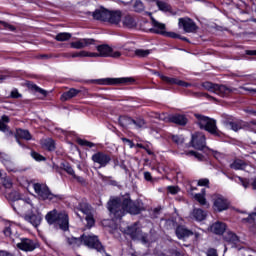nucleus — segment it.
<instances>
[{"instance_id":"f257e3e1","label":"nucleus","mask_w":256,"mask_h":256,"mask_svg":"<svg viewBox=\"0 0 256 256\" xmlns=\"http://www.w3.org/2000/svg\"><path fill=\"white\" fill-rule=\"evenodd\" d=\"M108 210L111 215H114L115 219H121L125 213L130 215H139L143 211L141 203L133 202L131 196L126 194L124 196L110 199L108 202Z\"/></svg>"},{"instance_id":"f03ea898","label":"nucleus","mask_w":256,"mask_h":256,"mask_svg":"<svg viewBox=\"0 0 256 256\" xmlns=\"http://www.w3.org/2000/svg\"><path fill=\"white\" fill-rule=\"evenodd\" d=\"M45 219L49 225H58L62 231L69 229V216L65 212H57L54 209L46 214Z\"/></svg>"},{"instance_id":"7ed1b4c3","label":"nucleus","mask_w":256,"mask_h":256,"mask_svg":"<svg viewBox=\"0 0 256 256\" xmlns=\"http://www.w3.org/2000/svg\"><path fill=\"white\" fill-rule=\"evenodd\" d=\"M33 189L35 193L38 195L39 199L42 201H51L52 203H57V201H61L63 199L62 195L53 194L49 187L45 184L34 183Z\"/></svg>"},{"instance_id":"20e7f679","label":"nucleus","mask_w":256,"mask_h":256,"mask_svg":"<svg viewBox=\"0 0 256 256\" xmlns=\"http://www.w3.org/2000/svg\"><path fill=\"white\" fill-rule=\"evenodd\" d=\"M195 118L197 119V125H199L200 129L208 131V133H211V135H219V131L217 130V122H215L214 119L201 114H195Z\"/></svg>"},{"instance_id":"39448f33","label":"nucleus","mask_w":256,"mask_h":256,"mask_svg":"<svg viewBox=\"0 0 256 256\" xmlns=\"http://www.w3.org/2000/svg\"><path fill=\"white\" fill-rule=\"evenodd\" d=\"M82 242L88 249H95L98 253H105V246L99 241V237L95 234H83Z\"/></svg>"},{"instance_id":"423d86ee","label":"nucleus","mask_w":256,"mask_h":256,"mask_svg":"<svg viewBox=\"0 0 256 256\" xmlns=\"http://www.w3.org/2000/svg\"><path fill=\"white\" fill-rule=\"evenodd\" d=\"M202 87L205 89V91H210V93H215L220 97H225V95H229V93H231V88L225 85L213 84L211 82L202 83Z\"/></svg>"},{"instance_id":"0eeeda50","label":"nucleus","mask_w":256,"mask_h":256,"mask_svg":"<svg viewBox=\"0 0 256 256\" xmlns=\"http://www.w3.org/2000/svg\"><path fill=\"white\" fill-rule=\"evenodd\" d=\"M158 119L165 121V123H175L176 125L185 126L187 125V117L182 114L169 115L166 113L159 114Z\"/></svg>"},{"instance_id":"6e6552de","label":"nucleus","mask_w":256,"mask_h":256,"mask_svg":"<svg viewBox=\"0 0 256 256\" xmlns=\"http://www.w3.org/2000/svg\"><path fill=\"white\" fill-rule=\"evenodd\" d=\"M213 210L221 213L229 209V200L221 194H214L212 196Z\"/></svg>"},{"instance_id":"1a4fd4ad","label":"nucleus","mask_w":256,"mask_h":256,"mask_svg":"<svg viewBox=\"0 0 256 256\" xmlns=\"http://www.w3.org/2000/svg\"><path fill=\"white\" fill-rule=\"evenodd\" d=\"M91 160L93 161L94 165H99L98 169H102L111 163V155L105 152H96L92 155Z\"/></svg>"},{"instance_id":"9d476101","label":"nucleus","mask_w":256,"mask_h":256,"mask_svg":"<svg viewBox=\"0 0 256 256\" xmlns=\"http://www.w3.org/2000/svg\"><path fill=\"white\" fill-rule=\"evenodd\" d=\"M97 51V57H112L113 59H119L121 57L119 50H115L109 45H99L97 46Z\"/></svg>"},{"instance_id":"9b49d317","label":"nucleus","mask_w":256,"mask_h":256,"mask_svg":"<svg viewBox=\"0 0 256 256\" xmlns=\"http://www.w3.org/2000/svg\"><path fill=\"white\" fill-rule=\"evenodd\" d=\"M18 249L21 251H35L37 249V246L35 245V242L33 240L28 238H18L16 237V240L13 242Z\"/></svg>"},{"instance_id":"f8f14e48","label":"nucleus","mask_w":256,"mask_h":256,"mask_svg":"<svg viewBox=\"0 0 256 256\" xmlns=\"http://www.w3.org/2000/svg\"><path fill=\"white\" fill-rule=\"evenodd\" d=\"M126 234L131 237V239H141L142 243H147V236L143 235L139 223H134L132 226H128L126 229Z\"/></svg>"},{"instance_id":"ddd939ff","label":"nucleus","mask_w":256,"mask_h":256,"mask_svg":"<svg viewBox=\"0 0 256 256\" xmlns=\"http://www.w3.org/2000/svg\"><path fill=\"white\" fill-rule=\"evenodd\" d=\"M24 220L30 223L32 227H39L43 221V214L39 210H32L30 213L24 215Z\"/></svg>"},{"instance_id":"4468645a","label":"nucleus","mask_w":256,"mask_h":256,"mask_svg":"<svg viewBox=\"0 0 256 256\" xmlns=\"http://www.w3.org/2000/svg\"><path fill=\"white\" fill-rule=\"evenodd\" d=\"M178 25L185 33H195V31H197V24L189 17L180 18Z\"/></svg>"},{"instance_id":"2eb2a0df","label":"nucleus","mask_w":256,"mask_h":256,"mask_svg":"<svg viewBox=\"0 0 256 256\" xmlns=\"http://www.w3.org/2000/svg\"><path fill=\"white\" fill-rule=\"evenodd\" d=\"M191 143L194 149H198L199 151L205 149V134L201 132H196L192 135Z\"/></svg>"},{"instance_id":"dca6fc26","label":"nucleus","mask_w":256,"mask_h":256,"mask_svg":"<svg viewBox=\"0 0 256 256\" xmlns=\"http://www.w3.org/2000/svg\"><path fill=\"white\" fill-rule=\"evenodd\" d=\"M90 45H95V39L80 38L70 43L71 49H85V47H90Z\"/></svg>"},{"instance_id":"f3484780","label":"nucleus","mask_w":256,"mask_h":256,"mask_svg":"<svg viewBox=\"0 0 256 256\" xmlns=\"http://www.w3.org/2000/svg\"><path fill=\"white\" fill-rule=\"evenodd\" d=\"M160 79H162V81H165V83H169V85H178L179 87H192L193 84L189 83V82H185L183 80H179L177 78H171V77H167L164 75H160Z\"/></svg>"},{"instance_id":"a211bd4d","label":"nucleus","mask_w":256,"mask_h":256,"mask_svg":"<svg viewBox=\"0 0 256 256\" xmlns=\"http://www.w3.org/2000/svg\"><path fill=\"white\" fill-rule=\"evenodd\" d=\"M0 161L6 167L7 171H12V172L17 171V168L15 167V163H13L9 155L3 152H0Z\"/></svg>"},{"instance_id":"6ab92c4d","label":"nucleus","mask_w":256,"mask_h":256,"mask_svg":"<svg viewBox=\"0 0 256 256\" xmlns=\"http://www.w3.org/2000/svg\"><path fill=\"white\" fill-rule=\"evenodd\" d=\"M21 205H25L26 207L30 206L32 210H35V206H33V202H31V199L29 198L15 200L12 204V207L14 211L18 212L21 211Z\"/></svg>"},{"instance_id":"aec40b11","label":"nucleus","mask_w":256,"mask_h":256,"mask_svg":"<svg viewBox=\"0 0 256 256\" xmlns=\"http://www.w3.org/2000/svg\"><path fill=\"white\" fill-rule=\"evenodd\" d=\"M209 229L214 235H223V233L227 231V224L217 221L213 223Z\"/></svg>"},{"instance_id":"412c9836","label":"nucleus","mask_w":256,"mask_h":256,"mask_svg":"<svg viewBox=\"0 0 256 256\" xmlns=\"http://www.w3.org/2000/svg\"><path fill=\"white\" fill-rule=\"evenodd\" d=\"M152 21V33H156L157 35H167L165 31V24L158 22L155 18L151 17Z\"/></svg>"},{"instance_id":"4be33fe9","label":"nucleus","mask_w":256,"mask_h":256,"mask_svg":"<svg viewBox=\"0 0 256 256\" xmlns=\"http://www.w3.org/2000/svg\"><path fill=\"white\" fill-rule=\"evenodd\" d=\"M3 233L5 237H10L13 243L15 241V238L17 239V234H16L17 231H16L15 224L6 223Z\"/></svg>"},{"instance_id":"5701e85b","label":"nucleus","mask_w":256,"mask_h":256,"mask_svg":"<svg viewBox=\"0 0 256 256\" xmlns=\"http://www.w3.org/2000/svg\"><path fill=\"white\" fill-rule=\"evenodd\" d=\"M109 13L110 11L105 8H100L98 10H95L93 13V18L97 21H108L109 19Z\"/></svg>"},{"instance_id":"b1692460","label":"nucleus","mask_w":256,"mask_h":256,"mask_svg":"<svg viewBox=\"0 0 256 256\" xmlns=\"http://www.w3.org/2000/svg\"><path fill=\"white\" fill-rule=\"evenodd\" d=\"M121 11H110L108 15V23H111L112 25H119L121 23Z\"/></svg>"},{"instance_id":"393cba45","label":"nucleus","mask_w":256,"mask_h":256,"mask_svg":"<svg viewBox=\"0 0 256 256\" xmlns=\"http://www.w3.org/2000/svg\"><path fill=\"white\" fill-rule=\"evenodd\" d=\"M15 137L20 147H23V144H21V141L19 139H25L26 141H31V133H29L27 130L17 129Z\"/></svg>"},{"instance_id":"a878e982","label":"nucleus","mask_w":256,"mask_h":256,"mask_svg":"<svg viewBox=\"0 0 256 256\" xmlns=\"http://www.w3.org/2000/svg\"><path fill=\"white\" fill-rule=\"evenodd\" d=\"M176 235L178 239H187V237H191V235H193V232L183 226H178L176 228Z\"/></svg>"},{"instance_id":"bb28decb","label":"nucleus","mask_w":256,"mask_h":256,"mask_svg":"<svg viewBox=\"0 0 256 256\" xmlns=\"http://www.w3.org/2000/svg\"><path fill=\"white\" fill-rule=\"evenodd\" d=\"M79 210L86 215L85 220L87 223V228L91 229L93 225H95V218H93V214L87 213V209L83 208V206L80 204L79 205Z\"/></svg>"},{"instance_id":"cd10ccee","label":"nucleus","mask_w":256,"mask_h":256,"mask_svg":"<svg viewBox=\"0 0 256 256\" xmlns=\"http://www.w3.org/2000/svg\"><path fill=\"white\" fill-rule=\"evenodd\" d=\"M108 85H127L133 83V78H114L107 80Z\"/></svg>"},{"instance_id":"c85d7f7f","label":"nucleus","mask_w":256,"mask_h":256,"mask_svg":"<svg viewBox=\"0 0 256 256\" xmlns=\"http://www.w3.org/2000/svg\"><path fill=\"white\" fill-rule=\"evenodd\" d=\"M123 27H127V29H133V27H137V21L131 15H127L122 19Z\"/></svg>"},{"instance_id":"c756f323","label":"nucleus","mask_w":256,"mask_h":256,"mask_svg":"<svg viewBox=\"0 0 256 256\" xmlns=\"http://www.w3.org/2000/svg\"><path fill=\"white\" fill-rule=\"evenodd\" d=\"M191 215L196 221H204V219L207 217V212H205L203 209L195 208Z\"/></svg>"},{"instance_id":"7c9ffc66","label":"nucleus","mask_w":256,"mask_h":256,"mask_svg":"<svg viewBox=\"0 0 256 256\" xmlns=\"http://www.w3.org/2000/svg\"><path fill=\"white\" fill-rule=\"evenodd\" d=\"M77 95H79V90L72 88L61 95V101H69V99H73V97H77Z\"/></svg>"},{"instance_id":"2f4dec72","label":"nucleus","mask_w":256,"mask_h":256,"mask_svg":"<svg viewBox=\"0 0 256 256\" xmlns=\"http://www.w3.org/2000/svg\"><path fill=\"white\" fill-rule=\"evenodd\" d=\"M41 145L44 149H47L48 151H55V141L51 138L42 139Z\"/></svg>"},{"instance_id":"473e14b6","label":"nucleus","mask_w":256,"mask_h":256,"mask_svg":"<svg viewBox=\"0 0 256 256\" xmlns=\"http://www.w3.org/2000/svg\"><path fill=\"white\" fill-rule=\"evenodd\" d=\"M119 124L121 125V127H133V119L131 117L128 116H120L119 117Z\"/></svg>"},{"instance_id":"72a5a7b5","label":"nucleus","mask_w":256,"mask_h":256,"mask_svg":"<svg viewBox=\"0 0 256 256\" xmlns=\"http://www.w3.org/2000/svg\"><path fill=\"white\" fill-rule=\"evenodd\" d=\"M67 243L73 247V249H77L80 245H83V236L80 238L70 237L67 238Z\"/></svg>"},{"instance_id":"f704fd0d","label":"nucleus","mask_w":256,"mask_h":256,"mask_svg":"<svg viewBox=\"0 0 256 256\" xmlns=\"http://www.w3.org/2000/svg\"><path fill=\"white\" fill-rule=\"evenodd\" d=\"M231 169H235L236 171L247 169V163L243 160H235L232 164H230Z\"/></svg>"},{"instance_id":"c9c22d12","label":"nucleus","mask_w":256,"mask_h":256,"mask_svg":"<svg viewBox=\"0 0 256 256\" xmlns=\"http://www.w3.org/2000/svg\"><path fill=\"white\" fill-rule=\"evenodd\" d=\"M194 199L200 205H207V199L205 198V188L201 190V193L194 194Z\"/></svg>"},{"instance_id":"e433bc0d","label":"nucleus","mask_w":256,"mask_h":256,"mask_svg":"<svg viewBox=\"0 0 256 256\" xmlns=\"http://www.w3.org/2000/svg\"><path fill=\"white\" fill-rule=\"evenodd\" d=\"M5 123H9V116L7 115H3L0 120V131L3 133H7V131H9V127Z\"/></svg>"},{"instance_id":"4c0bfd02","label":"nucleus","mask_w":256,"mask_h":256,"mask_svg":"<svg viewBox=\"0 0 256 256\" xmlns=\"http://www.w3.org/2000/svg\"><path fill=\"white\" fill-rule=\"evenodd\" d=\"M61 169H63V171H65L66 173H68V175H71V177L75 176V170H73V167H71V165L67 162H62L60 164Z\"/></svg>"},{"instance_id":"58836bf2","label":"nucleus","mask_w":256,"mask_h":256,"mask_svg":"<svg viewBox=\"0 0 256 256\" xmlns=\"http://www.w3.org/2000/svg\"><path fill=\"white\" fill-rule=\"evenodd\" d=\"M72 35L69 32H60L55 36L56 41H69Z\"/></svg>"},{"instance_id":"ea45409f","label":"nucleus","mask_w":256,"mask_h":256,"mask_svg":"<svg viewBox=\"0 0 256 256\" xmlns=\"http://www.w3.org/2000/svg\"><path fill=\"white\" fill-rule=\"evenodd\" d=\"M224 239L228 243H237L239 241V237H237L233 232H227L224 236Z\"/></svg>"},{"instance_id":"a19ab883","label":"nucleus","mask_w":256,"mask_h":256,"mask_svg":"<svg viewBox=\"0 0 256 256\" xmlns=\"http://www.w3.org/2000/svg\"><path fill=\"white\" fill-rule=\"evenodd\" d=\"M151 53H152V50H149V49H136L134 51V55H136V57H149Z\"/></svg>"},{"instance_id":"79ce46f5","label":"nucleus","mask_w":256,"mask_h":256,"mask_svg":"<svg viewBox=\"0 0 256 256\" xmlns=\"http://www.w3.org/2000/svg\"><path fill=\"white\" fill-rule=\"evenodd\" d=\"M132 127H134V129H143V127H145V120L141 118L133 119Z\"/></svg>"},{"instance_id":"37998d69","label":"nucleus","mask_w":256,"mask_h":256,"mask_svg":"<svg viewBox=\"0 0 256 256\" xmlns=\"http://www.w3.org/2000/svg\"><path fill=\"white\" fill-rule=\"evenodd\" d=\"M145 6L143 5V2H141L140 0H136L135 4H134V11H136L137 13H141V11H144Z\"/></svg>"},{"instance_id":"c03bdc74","label":"nucleus","mask_w":256,"mask_h":256,"mask_svg":"<svg viewBox=\"0 0 256 256\" xmlns=\"http://www.w3.org/2000/svg\"><path fill=\"white\" fill-rule=\"evenodd\" d=\"M171 139L174 143H176V145H181L185 141V138L179 135H172Z\"/></svg>"},{"instance_id":"a18cd8bd","label":"nucleus","mask_w":256,"mask_h":256,"mask_svg":"<svg viewBox=\"0 0 256 256\" xmlns=\"http://www.w3.org/2000/svg\"><path fill=\"white\" fill-rule=\"evenodd\" d=\"M78 145H81L82 147H90V148L95 147V144L83 139L78 140Z\"/></svg>"},{"instance_id":"49530a36","label":"nucleus","mask_w":256,"mask_h":256,"mask_svg":"<svg viewBox=\"0 0 256 256\" xmlns=\"http://www.w3.org/2000/svg\"><path fill=\"white\" fill-rule=\"evenodd\" d=\"M80 57H97V53L95 52H87L85 50L78 52Z\"/></svg>"},{"instance_id":"de8ad7c7","label":"nucleus","mask_w":256,"mask_h":256,"mask_svg":"<svg viewBox=\"0 0 256 256\" xmlns=\"http://www.w3.org/2000/svg\"><path fill=\"white\" fill-rule=\"evenodd\" d=\"M2 185L6 189H11V187H13V182H11V179H9V178H3L2 179Z\"/></svg>"},{"instance_id":"09e8293b","label":"nucleus","mask_w":256,"mask_h":256,"mask_svg":"<svg viewBox=\"0 0 256 256\" xmlns=\"http://www.w3.org/2000/svg\"><path fill=\"white\" fill-rule=\"evenodd\" d=\"M157 6L159 7V10H160V11H169V6H168V4L165 3V2H160V1H158V2H157Z\"/></svg>"},{"instance_id":"8fccbe9b","label":"nucleus","mask_w":256,"mask_h":256,"mask_svg":"<svg viewBox=\"0 0 256 256\" xmlns=\"http://www.w3.org/2000/svg\"><path fill=\"white\" fill-rule=\"evenodd\" d=\"M32 89H34V91H36L37 93H40L41 95H43V97H47V92L42 88H40L39 86L32 85Z\"/></svg>"},{"instance_id":"3c124183","label":"nucleus","mask_w":256,"mask_h":256,"mask_svg":"<svg viewBox=\"0 0 256 256\" xmlns=\"http://www.w3.org/2000/svg\"><path fill=\"white\" fill-rule=\"evenodd\" d=\"M31 156L33 157V159H35V161H45V157L37 152H32Z\"/></svg>"},{"instance_id":"603ef678","label":"nucleus","mask_w":256,"mask_h":256,"mask_svg":"<svg viewBox=\"0 0 256 256\" xmlns=\"http://www.w3.org/2000/svg\"><path fill=\"white\" fill-rule=\"evenodd\" d=\"M188 155H192V157H195L198 161H203V155L198 152L190 151L188 152Z\"/></svg>"},{"instance_id":"864d4df0","label":"nucleus","mask_w":256,"mask_h":256,"mask_svg":"<svg viewBox=\"0 0 256 256\" xmlns=\"http://www.w3.org/2000/svg\"><path fill=\"white\" fill-rule=\"evenodd\" d=\"M248 223H252L253 225H256V212L249 215V217L246 219Z\"/></svg>"},{"instance_id":"5fc2aeb1","label":"nucleus","mask_w":256,"mask_h":256,"mask_svg":"<svg viewBox=\"0 0 256 256\" xmlns=\"http://www.w3.org/2000/svg\"><path fill=\"white\" fill-rule=\"evenodd\" d=\"M168 191L171 193V195H177V193H179V187L168 186Z\"/></svg>"},{"instance_id":"6e6d98bb","label":"nucleus","mask_w":256,"mask_h":256,"mask_svg":"<svg viewBox=\"0 0 256 256\" xmlns=\"http://www.w3.org/2000/svg\"><path fill=\"white\" fill-rule=\"evenodd\" d=\"M229 127L232 129V131H239V129H241V125L237 124L236 122H230Z\"/></svg>"},{"instance_id":"4d7b16f0","label":"nucleus","mask_w":256,"mask_h":256,"mask_svg":"<svg viewBox=\"0 0 256 256\" xmlns=\"http://www.w3.org/2000/svg\"><path fill=\"white\" fill-rule=\"evenodd\" d=\"M241 185L244 187V189H248L249 188V180L247 179H243L241 177H238Z\"/></svg>"},{"instance_id":"13d9d810","label":"nucleus","mask_w":256,"mask_h":256,"mask_svg":"<svg viewBox=\"0 0 256 256\" xmlns=\"http://www.w3.org/2000/svg\"><path fill=\"white\" fill-rule=\"evenodd\" d=\"M0 25H3L4 27H6L7 29H9L10 31H15V26L8 24L5 21H1L0 20Z\"/></svg>"},{"instance_id":"bf43d9fd","label":"nucleus","mask_w":256,"mask_h":256,"mask_svg":"<svg viewBox=\"0 0 256 256\" xmlns=\"http://www.w3.org/2000/svg\"><path fill=\"white\" fill-rule=\"evenodd\" d=\"M198 185H199L200 187H205V186L209 185V179H207V178L200 179V180L198 181Z\"/></svg>"},{"instance_id":"052dcab7","label":"nucleus","mask_w":256,"mask_h":256,"mask_svg":"<svg viewBox=\"0 0 256 256\" xmlns=\"http://www.w3.org/2000/svg\"><path fill=\"white\" fill-rule=\"evenodd\" d=\"M123 143H127V145L129 146L130 149H133V147H135V144L133 143V141L127 139V138H121Z\"/></svg>"},{"instance_id":"680f3d73","label":"nucleus","mask_w":256,"mask_h":256,"mask_svg":"<svg viewBox=\"0 0 256 256\" xmlns=\"http://www.w3.org/2000/svg\"><path fill=\"white\" fill-rule=\"evenodd\" d=\"M207 256H219V254H217V250L216 249L210 248L207 251Z\"/></svg>"},{"instance_id":"e2e57ef3","label":"nucleus","mask_w":256,"mask_h":256,"mask_svg":"<svg viewBox=\"0 0 256 256\" xmlns=\"http://www.w3.org/2000/svg\"><path fill=\"white\" fill-rule=\"evenodd\" d=\"M164 35H167V37H171L172 39H179V35L177 33H174V32H169Z\"/></svg>"},{"instance_id":"0e129e2a","label":"nucleus","mask_w":256,"mask_h":256,"mask_svg":"<svg viewBox=\"0 0 256 256\" xmlns=\"http://www.w3.org/2000/svg\"><path fill=\"white\" fill-rule=\"evenodd\" d=\"M11 97H13V99H19V97H21V94H19L17 90H12Z\"/></svg>"},{"instance_id":"69168bd1","label":"nucleus","mask_w":256,"mask_h":256,"mask_svg":"<svg viewBox=\"0 0 256 256\" xmlns=\"http://www.w3.org/2000/svg\"><path fill=\"white\" fill-rule=\"evenodd\" d=\"M254 124L256 125L255 122L246 123V124H244V127H247V129H249V131H255V128H251V127H253Z\"/></svg>"},{"instance_id":"338daca9","label":"nucleus","mask_w":256,"mask_h":256,"mask_svg":"<svg viewBox=\"0 0 256 256\" xmlns=\"http://www.w3.org/2000/svg\"><path fill=\"white\" fill-rule=\"evenodd\" d=\"M144 178L146 181H151V173L150 172H144Z\"/></svg>"},{"instance_id":"774afa93","label":"nucleus","mask_w":256,"mask_h":256,"mask_svg":"<svg viewBox=\"0 0 256 256\" xmlns=\"http://www.w3.org/2000/svg\"><path fill=\"white\" fill-rule=\"evenodd\" d=\"M0 256H13V254H11L7 251H0Z\"/></svg>"}]
</instances>
